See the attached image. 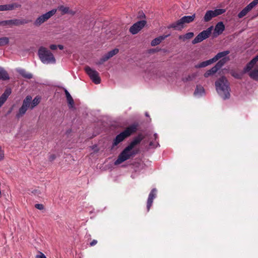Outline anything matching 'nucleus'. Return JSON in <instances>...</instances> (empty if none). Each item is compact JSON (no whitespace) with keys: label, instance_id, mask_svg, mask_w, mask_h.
<instances>
[{"label":"nucleus","instance_id":"obj_20","mask_svg":"<svg viewBox=\"0 0 258 258\" xmlns=\"http://www.w3.org/2000/svg\"><path fill=\"white\" fill-rule=\"evenodd\" d=\"M170 35V34L166 35H162L158 37L155 38L151 42V44L152 46H154L156 45H157L159 44L162 41L164 40L166 38L169 37Z\"/></svg>","mask_w":258,"mask_h":258},{"label":"nucleus","instance_id":"obj_43","mask_svg":"<svg viewBox=\"0 0 258 258\" xmlns=\"http://www.w3.org/2000/svg\"><path fill=\"white\" fill-rule=\"evenodd\" d=\"M56 155L55 154H51L49 156L48 159L50 162L53 161L56 159Z\"/></svg>","mask_w":258,"mask_h":258},{"label":"nucleus","instance_id":"obj_4","mask_svg":"<svg viewBox=\"0 0 258 258\" xmlns=\"http://www.w3.org/2000/svg\"><path fill=\"white\" fill-rule=\"evenodd\" d=\"M230 53L229 50H225L218 52L214 57L209 60L203 61L195 66L196 69H200L206 67L207 66L210 65L214 62L217 61L219 59L227 57V55Z\"/></svg>","mask_w":258,"mask_h":258},{"label":"nucleus","instance_id":"obj_32","mask_svg":"<svg viewBox=\"0 0 258 258\" xmlns=\"http://www.w3.org/2000/svg\"><path fill=\"white\" fill-rule=\"evenodd\" d=\"M9 43V38L7 37L0 38V46L6 45Z\"/></svg>","mask_w":258,"mask_h":258},{"label":"nucleus","instance_id":"obj_10","mask_svg":"<svg viewBox=\"0 0 258 258\" xmlns=\"http://www.w3.org/2000/svg\"><path fill=\"white\" fill-rule=\"evenodd\" d=\"M225 11V10L223 9H216L215 10L207 11L204 17V21L206 22H209L213 18L224 13Z\"/></svg>","mask_w":258,"mask_h":258},{"label":"nucleus","instance_id":"obj_44","mask_svg":"<svg viewBox=\"0 0 258 258\" xmlns=\"http://www.w3.org/2000/svg\"><path fill=\"white\" fill-rule=\"evenodd\" d=\"M39 255H37L35 258H46V256L42 252L39 251Z\"/></svg>","mask_w":258,"mask_h":258},{"label":"nucleus","instance_id":"obj_1","mask_svg":"<svg viewBox=\"0 0 258 258\" xmlns=\"http://www.w3.org/2000/svg\"><path fill=\"white\" fill-rule=\"evenodd\" d=\"M144 135L140 133L133 138L129 145L126 146L118 155V158L114 162L115 165H119L124 161L129 159L131 157H134L138 153V150H133L137 145L140 144L144 139Z\"/></svg>","mask_w":258,"mask_h":258},{"label":"nucleus","instance_id":"obj_45","mask_svg":"<svg viewBox=\"0 0 258 258\" xmlns=\"http://www.w3.org/2000/svg\"><path fill=\"white\" fill-rule=\"evenodd\" d=\"M251 61H253L254 64H255L256 62L258 61V55H256L254 57H253L251 60Z\"/></svg>","mask_w":258,"mask_h":258},{"label":"nucleus","instance_id":"obj_51","mask_svg":"<svg viewBox=\"0 0 258 258\" xmlns=\"http://www.w3.org/2000/svg\"><path fill=\"white\" fill-rule=\"evenodd\" d=\"M71 132V130H68L67 132H66V134H69Z\"/></svg>","mask_w":258,"mask_h":258},{"label":"nucleus","instance_id":"obj_19","mask_svg":"<svg viewBox=\"0 0 258 258\" xmlns=\"http://www.w3.org/2000/svg\"><path fill=\"white\" fill-rule=\"evenodd\" d=\"M32 21L31 20H26L24 19H12L11 20V23H12V26H19L22 25H24L26 24H28L29 22H31Z\"/></svg>","mask_w":258,"mask_h":258},{"label":"nucleus","instance_id":"obj_34","mask_svg":"<svg viewBox=\"0 0 258 258\" xmlns=\"http://www.w3.org/2000/svg\"><path fill=\"white\" fill-rule=\"evenodd\" d=\"M248 13V12L246 11V10L244 8L242 11H241L238 14V17L239 18H242L244 16H245Z\"/></svg>","mask_w":258,"mask_h":258},{"label":"nucleus","instance_id":"obj_12","mask_svg":"<svg viewBox=\"0 0 258 258\" xmlns=\"http://www.w3.org/2000/svg\"><path fill=\"white\" fill-rule=\"evenodd\" d=\"M139 126L140 124L139 122L135 121L126 127L123 132L127 137H128L136 133L139 130Z\"/></svg>","mask_w":258,"mask_h":258},{"label":"nucleus","instance_id":"obj_26","mask_svg":"<svg viewBox=\"0 0 258 258\" xmlns=\"http://www.w3.org/2000/svg\"><path fill=\"white\" fill-rule=\"evenodd\" d=\"M19 73L24 78L31 79L33 78L32 74L27 72L25 70L21 69L19 71Z\"/></svg>","mask_w":258,"mask_h":258},{"label":"nucleus","instance_id":"obj_24","mask_svg":"<svg viewBox=\"0 0 258 258\" xmlns=\"http://www.w3.org/2000/svg\"><path fill=\"white\" fill-rule=\"evenodd\" d=\"M194 36L193 32H188L184 35H180L178 36V39L184 42L187 40L190 39Z\"/></svg>","mask_w":258,"mask_h":258},{"label":"nucleus","instance_id":"obj_3","mask_svg":"<svg viewBox=\"0 0 258 258\" xmlns=\"http://www.w3.org/2000/svg\"><path fill=\"white\" fill-rule=\"evenodd\" d=\"M38 55L41 62L44 64H54L56 62L53 53L44 46H40L39 48Z\"/></svg>","mask_w":258,"mask_h":258},{"label":"nucleus","instance_id":"obj_29","mask_svg":"<svg viewBox=\"0 0 258 258\" xmlns=\"http://www.w3.org/2000/svg\"><path fill=\"white\" fill-rule=\"evenodd\" d=\"M40 101V98L38 97L37 96L35 97L34 99L32 101L30 104V108L32 109L36 106H37Z\"/></svg>","mask_w":258,"mask_h":258},{"label":"nucleus","instance_id":"obj_30","mask_svg":"<svg viewBox=\"0 0 258 258\" xmlns=\"http://www.w3.org/2000/svg\"><path fill=\"white\" fill-rule=\"evenodd\" d=\"M254 65L255 64L253 63V61L250 60L248 63H247L246 66L243 69V73H246V72L250 71Z\"/></svg>","mask_w":258,"mask_h":258},{"label":"nucleus","instance_id":"obj_42","mask_svg":"<svg viewBox=\"0 0 258 258\" xmlns=\"http://www.w3.org/2000/svg\"><path fill=\"white\" fill-rule=\"evenodd\" d=\"M4 158V151L2 150L0 147V161L3 160Z\"/></svg>","mask_w":258,"mask_h":258},{"label":"nucleus","instance_id":"obj_36","mask_svg":"<svg viewBox=\"0 0 258 258\" xmlns=\"http://www.w3.org/2000/svg\"><path fill=\"white\" fill-rule=\"evenodd\" d=\"M59 10L63 13H69V8L68 7H64L63 6L60 7Z\"/></svg>","mask_w":258,"mask_h":258},{"label":"nucleus","instance_id":"obj_49","mask_svg":"<svg viewBox=\"0 0 258 258\" xmlns=\"http://www.w3.org/2000/svg\"><path fill=\"white\" fill-rule=\"evenodd\" d=\"M57 48L60 50H62L63 49V46L62 45L59 44L57 45Z\"/></svg>","mask_w":258,"mask_h":258},{"label":"nucleus","instance_id":"obj_31","mask_svg":"<svg viewBox=\"0 0 258 258\" xmlns=\"http://www.w3.org/2000/svg\"><path fill=\"white\" fill-rule=\"evenodd\" d=\"M0 26L6 27H12L11 20L1 21H0Z\"/></svg>","mask_w":258,"mask_h":258},{"label":"nucleus","instance_id":"obj_54","mask_svg":"<svg viewBox=\"0 0 258 258\" xmlns=\"http://www.w3.org/2000/svg\"><path fill=\"white\" fill-rule=\"evenodd\" d=\"M145 115H146V116H149V114H148V113L147 112H146V113H145Z\"/></svg>","mask_w":258,"mask_h":258},{"label":"nucleus","instance_id":"obj_39","mask_svg":"<svg viewBox=\"0 0 258 258\" xmlns=\"http://www.w3.org/2000/svg\"><path fill=\"white\" fill-rule=\"evenodd\" d=\"M196 77H197V74H195V73L192 74L191 75H188V77L186 78V80L187 81H191L193 79L195 78Z\"/></svg>","mask_w":258,"mask_h":258},{"label":"nucleus","instance_id":"obj_46","mask_svg":"<svg viewBox=\"0 0 258 258\" xmlns=\"http://www.w3.org/2000/svg\"><path fill=\"white\" fill-rule=\"evenodd\" d=\"M49 48L51 49V50H55L57 49V45H55V44H51L49 46Z\"/></svg>","mask_w":258,"mask_h":258},{"label":"nucleus","instance_id":"obj_14","mask_svg":"<svg viewBox=\"0 0 258 258\" xmlns=\"http://www.w3.org/2000/svg\"><path fill=\"white\" fill-rule=\"evenodd\" d=\"M184 25H183L182 21L181 19L177 21L172 23L167 26L168 29H173L175 30L181 31L184 28Z\"/></svg>","mask_w":258,"mask_h":258},{"label":"nucleus","instance_id":"obj_11","mask_svg":"<svg viewBox=\"0 0 258 258\" xmlns=\"http://www.w3.org/2000/svg\"><path fill=\"white\" fill-rule=\"evenodd\" d=\"M147 24L146 20L138 21L134 24L130 28V32L133 35L137 34Z\"/></svg>","mask_w":258,"mask_h":258},{"label":"nucleus","instance_id":"obj_48","mask_svg":"<svg viewBox=\"0 0 258 258\" xmlns=\"http://www.w3.org/2000/svg\"><path fill=\"white\" fill-rule=\"evenodd\" d=\"M251 3L254 6H255L257 4H258V0H253Z\"/></svg>","mask_w":258,"mask_h":258},{"label":"nucleus","instance_id":"obj_17","mask_svg":"<svg viewBox=\"0 0 258 258\" xmlns=\"http://www.w3.org/2000/svg\"><path fill=\"white\" fill-rule=\"evenodd\" d=\"M21 7V5L17 3L0 5V11H11Z\"/></svg>","mask_w":258,"mask_h":258},{"label":"nucleus","instance_id":"obj_13","mask_svg":"<svg viewBox=\"0 0 258 258\" xmlns=\"http://www.w3.org/2000/svg\"><path fill=\"white\" fill-rule=\"evenodd\" d=\"M157 189L155 188H153L150 192L147 202V211H149L152 206L153 200L156 197Z\"/></svg>","mask_w":258,"mask_h":258},{"label":"nucleus","instance_id":"obj_9","mask_svg":"<svg viewBox=\"0 0 258 258\" xmlns=\"http://www.w3.org/2000/svg\"><path fill=\"white\" fill-rule=\"evenodd\" d=\"M85 71L94 83L99 84L101 83V78L97 71L93 70L89 66L85 68Z\"/></svg>","mask_w":258,"mask_h":258},{"label":"nucleus","instance_id":"obj_18","mask_svg":"<svg viewBox=\"0 0 258 258\" xmlns=\"http://www.w3.org/2000/svg\"><path fill=\"white\" fill-rule=\"evenodd\" d=\"M12 93V89L10 88H7L2 95L0 96V107L6 102L7 98L11 95Z\"/></svg>","mask_w":258,"mask_h":258},{"label":"nucleus","instance_id":"obj_41","mask_svg":"<svg viewBox=\"0 0 258 258\" xmlns=\"http://www.w3.org/2000/svg\"><path fill=\"white\" fill-rule=\"evenodd\" d=\"M145 17H146V16H145V14L143 12H140L139 13V14H138V18L139 19L145 18Z\"/></svg>","mask_w":258,"mask_h":258},{"label":"nucleus","instance_id":"obj_8","mask_svg":"<svg viewBox=\"0 0 258 258\" xmlns=\"http://www.w3.org/2000/svg\"><path fill=\"white\" fill-rule=\"evenodd\" d=\"M56 12V9H52L45 14L40 16L34 21L33 24L36 27H39L42 24L53 16L55 14Z\"/></svg>","mask_w":258,"mask_h":258},{"label":"nucleus","instance_id":"obj_35","mask_svg":"<svg viewBox=\"0 0 258 258\" xmlns=\"http://www.w3.org/2000/svg\"><path fill=\"white\" fill-rule=\"evenodd\" d=\"M108 59L106 57V56L104 55L99 60V61L97 63V64L100 65L103 63L105 61H107Z\"/></svg>","mask_w":258,"mask_h":258},{"label":"nucleus","instance_id":"obj_27","mask_svg":"<svg viewBox=\"0 0 258 258\" xmlns=\"http://www.w3.org/2000/svg\"><path fill=\"white\" fill-rule=\"evenodd\" d=\"M249 77L256 81H258V67L254 68L252 71L249 73Z\"/></svg>","mask_w":258,"mask_h":258},{"label":"nucleus","instance_id":"obj_37","mask_svg":"<svg viewBox=\"0 0 258 258\" xmlns=\"http://www.w3.org/2000/svg\"><path fill=\"white\" fill-rule=\"evenodd\" d=\"M254 7V6L252 5V4L251 3H250L244 8L246 10V11L248 13Z\"/></svg>","mask_w":258,"mask_h":258},{"label":"nucleus","instance_id":"obj_40","mask_svg":"<svg viewBox=\"0 0 258 258\" xmlns=\"http://www.w3.org/2000/svg\"><path fill=\"white\" fill-rule=\"evenodd\" d=\"M35 207L37 209H39L40 210H43L44 208V207L43 206V204H36L35 205Z\"/></svg>","mask_w":258,"mask_h":258},{"label":"nucleus","instance_id":"obj_28","mask_svg":"<svg viewBox=\"0 0 258 258\" xmlns=\"http://www.w3.org/2000/svg\"><path fill=\"white\" fill-rule=\"evenodd\" d=\"M119 52V49L118 48H114L113 50L109 51L104 55L106 56L107 59L108 60L111 57H113L114 55L118 53Z\"/></svg>","mask_w":258,"mask_h":258},{"label":"nucleus","instance_id":"obj_21","mask_svg":"<svg viewBox=\"0 0 258 258\" xmlns=\"http://www.w3.org/2000/svg\"><path fill=\"white\" fill-rule=\"evenodd\" d=\"M64 92L69 108H73L75 105L74 99L67 89H64Z\"/></svg>","mask_w":258,"mask_h":258},{"label":"nucleus","instance_id":"obj_47","mask_svg":"<svg viewBox=\"0 0 258 258\" xmlns=\"http://www.w3.org/2000/svg\"><path fill=\"white\" fill-rule=\"evenodd\" d=\"M97 243V241L96 240H93L90 243V245L91 246H94Z\"/></svg>","mask_w":258,"mask_h":258},{"label":"nucleus","instance_id":"obj_52","mask_svg":"<svg viewBox=\"0 0 258 258\" xmlns=\"http://www.w3.org/2000/svg\"><path fill=\"white\" fill-rule=\"evenodd\" d=\"M149 146H153V143L152 142H150V144H149Z\"/></svg>","mask_w":258,"mask_h":258},{"label":"nucleus","instance_id":"obj_7","mask_svg":"<svg viewBox=\"0 0 258 258\" xmlns=\"http://www.w3.org/2000/svg\"><path fill=\"white\" fill-rule=\"evenodd\" d=\"M213 27L210 26L206 30H204L200 32L192 40V44H196L197 43H200L203 41L204 40L209 37L211 34L212 30L213 29Z\"/></svg>","mask_w":258,"mask_h":258},{"label":"nucleus","instance_id":"obj_6","mask_svg":"<svg viewBox=\"0 0 258 258\" xmlns=\"http://www.w3.org/2000/svg\"><path fill=\"white\" fill-rule=\"evenodd\" d=\"M31 100L32 97L30 95L27 96L23 100L22 105L19 109V110L16 115V117L17 119H19L22 117L26 113L28 108L30 107Z\"/></svg>","mask_w":258,"mask_h":258},{"label":"nucleus","instance_id":"obj_50","mask_svg":"<svg viewBox=\"0 0 258 258\" xmlns=\"http://www.w3.org/2000/svg\"><path fill=\"white\" fill-rule=\"evenodd\" d=\"M154 137L155 139L156 140L157 138V137H158L157 134L156 133L154 134Z\"/></svg>","mask_w":258,"mask_h":258},{"label":"nucleus","instance_id":"obj_23","mask_svg":"<svg viewBox=\"0 0 258 258\" xmlns=\"http://www.w3.org/2000/svg\"><path fill=\"white\" fill-rule=\"evenodd\" d=\"M10 79L8 72L3 68L0 67V80L7 81Z\"/></svg>","mask_w":258,"mask_h":258},{"label":"nucleus","instance_id":"obj_5","mask_svg":"<svg viewBox=\"0 0 258 258\" xmlns=\"http://www.w3.org/2000/svg\"><path fill=\"white\" fill-rule=\"evenodd\" d=\"M228 60L229 57H227L219 60L216 64L211 69L207 71L204 74L205 78H208L210 76L215 74L218 70H219Z\"/></svg>","mask_w":258,"mask_h":258},{"label":"nucleus","instance_id":"obj_25","mask_svg":"<svg viewBox=\"0 0 258 258\" xmlns=\"http://www.w3.org/2000/svg\"><path fill=\"white\" fill-rule=\"evenodd\" d=\"M204 94H205V89H204V87L200 85H197L196 89L194 92V94L195 95H199L200 96H202Z\"/></svg>","mask_w":258,"mask_h":258},{"label":"nucleus","instance_id":"obj_15","mask_svg":"<svg viewBox=\"0 0 258 258\" xmlns=\"http://www.w3.org/2000/svg\"><path fill=\"white\" fill-rule=\"evenodd\" d=\"M128 138L123 131L117 135L113 141L111 149H113L114 147L122 142L124 139Z\"/></svg>","mask_w":258,"mask_h":258},{"label":"nucleus","instance_id":"obj_22","mask_svg":"<svg viewBox=\"0 0 258 258\" xmlns=\"http://www.w3.org/2000/svg\"><path fill=\"white\" fill-rule=\"evenodd\" d=\"M196 18V15L194 14L191 16H185L180 18L183 25L188 24L193 22Z\"/></svg>","mask_w":258,"mask_h":258},{"label":"nucleus","instance_id":"obj_38","mask_svg":"<svg viewBox=\"0 0 258 258\" xmlns=\"http://www.w3.org/2000/svg\"><path fill=\"white\" fill-rule=\"evenodd\" d=\"M254 7V6L252 5V4L251 3H250L244 8L246 10V11L248 13Z\"/></svg>","mask_w":258,"mask_h":258},{"label":"nucleus","instance_id":"obj_53","mask_svg":"<svg viewBox=\"0 0 258 258\" xmlns=\"http://www.w3.org/2000/svg\"><path fill=\"white\" fill-rule=\"evenodd\" d=\"M12 108H11L8 112V113H10L12 111Z\"/></svg>","mask_w":258,"mask_h":258},{"label":"nucleus","instance_id":"obj_2","mask_svg":"<svg viewBox=\"0 0 258 258\" xmlns=\"http://www.w3.org/2000/svg\"><path fill=\"white\" fill-rule=\"evenodd\" d=\"M215 87L217 92L224 100L230 98L229 83L225 77L222 76L219 78L215 82Z\"/></svg>","mask_w":258,"mask_h":258},{"label":"nucleus","instance_id":"obj_16","mask_svg":"<svg viewBox=\"0 0 258 258\" xmlns=\"http://www.w3.org/2000/svg\"><path fill=\"white\" fill-rule=\"evenodd\" d=\"M225 30V25L222 22H218L215 26V29L213 33V37H217L221 34Z\"/></svg>","mask_w":258,"mask_h":258},{"label":"nucleus","instance_id":"obj_33","mask_svg":"<svg viewBox=\"0 0 258 258\" xmlns=\"http://www.w3.org/2000/svg\"><path fill=\"white\" fill-rule=\"evenodd\" d=\"M243 73H237L236 72H234V71H232L231 73V74L232 75V77H233L234 78H235V79H242V76H243Z\"/></svg>","mask_w":258,"mask_h":258}]
</instances>
